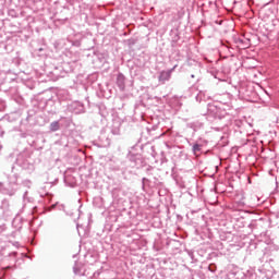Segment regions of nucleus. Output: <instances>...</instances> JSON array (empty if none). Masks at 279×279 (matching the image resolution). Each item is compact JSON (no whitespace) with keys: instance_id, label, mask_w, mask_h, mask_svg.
<instances>
[{"instance_id":"nucleus-15","label":"nucleus","mask_w":279,"mask_h":279,"mask_svg":"<svg viewBox=\"0 0 279 279\" xmlns=\"http://www.w3.org/2000/svg\"><path fill=\"white\" fill-rule=\"evenodd\" d=\"M26 184H27V186H29L32 184V182L31 181H26Z\"/></svg>"},{"instance_id":"nucleus-13","label":"nucleus","mask_w":279,"mask_h":279,"mask_svg":"<svg viewBox=\"0 0 279 279\" xmlns=\"http://www.w3.org/2000/svg\"><path fill=\"white\" fill-rule=\"evenodd\" d=\"M23 202H24L23 208H25V206L27 205V202H29V198H27V192H25L23 195Z\"/></svg>"},{"instance_id":"nucleus-3","label":"nucleus","mask_w":279,"mask_h":279,"mask_svg":"<svg viewBox=\"0 0 279 279\" xmlns=\"http://www.w3.org/2000/svg\"><path fill=\"white\" fill-rule=\"evenodd\" d=\"M219 107H217L215 104H208L207 105V113L211 117H215L217 112H219Z\"/></svg>"},{"instance_id":"nucleus-10","label":"nucleus","mask_w":279,"mask_h":279,"mask_svg":"<svg viewBox=\"0 0 279 279\" xmlns=\"http://www.w3.org/2000/svg\"><path fill=\"white\" fill-rule=\"evenodd\" d=\"M192 149L194 154H197V151H202V145L194 144Z\"/></svg>"},{"instance_id":"nucleus-12","label":"nucleus","mask_w":279,"mask_h":279,"mask_svg":"<svg viewBox=\"0 0 279 279\" xmlns=\"http://www.w3.org/2000/svg\"><path fill=\"white\" fill-rule=\"evenodd\" d=\"M14 193H16V189L12 187L11 190H8L7 192H4L5 195H10V197H12V195H14Z\"/></svg>"},{"instance_id":"nucleus-6","label":"nucleus","mask_w":279,"mask_h":279,"mask_svg":"<svg viewBox=\"0 0 279 279\" xmlns=\"http://www.w3.org/2000/svg\"><path fill=\"white\" fill-rule=\"evenodd\" d=\"M195 99L196 101H207L208 97L206 96V92H199Z\"/></svg>"},{"instance_id":"nucleus-1","label":"nucleus","mask_w":279,"mask_h":279,"mask_svg":"<svg viewBox=\"0 0 279 279\" xmlns=\"http://www.w3.org/2000/svg\"><path fill=\"white\" fill-rule=\"evenodd\" d=\"M3 217H12L14 209L10 207V201L3 199L0 206Z\"/></svg>"},{"instance_id":"nucleus-4","label":"nucleus","mask_w":279,"mask_h":279,"mask_svg":"<svg viewBox=\"0 0 279 279\" xmlns=\"http://www.w3.org/2000/svg\"><path fill=\"white\" fill-rule=\"evenodd\" d=\"M159 82H169V80H171V72L169 71H162L160 74H159V77H158Z\"/></svg>"},{"instance_id":"nucleus-11","label":"nucleus","mask_w":279,"mask_h":279,"mask_svg":"<svg viewBox=\"0 0 279 279\" xmlns=\"http://www.w3.org/2000/svg\"><path fill=\"white\" fill-rule=\"evenodd\" d=\"M16 182H17L16 174H13V177L9 178V183L10 184H16Z\"/></svg>"},{"instance_id":"nucleus-7","label":"nucleus","mask_w":279,"mask_h":279,"mask_svg":"<svg viewBox=\"0 0 279 279\" xmlns=\"http://www.w3.org/2000/svg\"><path fill=\"white\" fill-rule=\"evenodd\" d=\"M60 130V122L53 121L50 123V132H58Z\"/></svg>"},{"instance_id":"nucleus-18","label":"nucleus","mask_w":279,"mask_h":279,"mask_svg":"<svg viewBox=\"0 0 279 279\" xmlns=\"http://www.w3.org/2000/svg\"><path fill=\"white\" fill-rule=\"evenodd\" d=\"M52 208H56V205H52Z\"/></svg>"},{"instance_id":"nucleus-16","label":"nucleus","mask_w":279,"mask_h":279,"mask_svg":"<svg viewBox=\"0 0 279 279\" xmlns=\"http://www.w3.org/2000/svg\"><path fill=\"white\" fill-rule=\"evenodd\" d=\"M209 270L215 271L213 268H210V266H209Z\"/></svg>"},{"instance_id":"nucleus-2","label":"nucleus","mask_w":279,"mask_h":279,"mask_svg":"<svg viewBox=\"0 0 279 279\" xmlns=\"http://www.w3.org/2000/svg\"><path fill=\"white\" fill-rule=\"evenodd\" d=\"M117 86L120 90H125V75L119 73L117 76Z\"/></svg>"},{"instance_id":"nucleus-8","label":"nucleus","mask_w":279,"mask_h":279,"mask_svg":"<svg viewBox=\"0 0 279 279\" xmlns=\"http://www.w3.org/2000/svg\"><path fill=\"white\" fill-rule=\"evenodd\" d=\"M202 125L201 122H192L189 124V128H192L194 132H197V130L202 129Z\"/></svg>"},{"instance_id":"nucleus-9","label":"nucleus","mask_w":279,"mask_h":279,"mask_svg":"<svg viewBox=\"0 0 279 279\" xmlns=\"http://www.w3.org/2000/svg\"><path fill=\"white\" fill-rule=\"evenodd\" d=\"M226 110H222L221 108L217 111L216 116H214V119H223L226 117Z\"/></svg>"},{"instance_id":"nucleus-19","label":"nucleus","mask_w":279,"mask_h":279,"mask_svg":"<svg viewBox=\"0 0 279 279\" xmlns=\"http://www.w3.org/2000/svg\"><path fill=\"white\" fill-rule=\"evenodd\" d=\"M0 149H2V146L0 145Z\"/></svg>"},{"instance_id":"nucleus-17","label":"nucleus","mask_w":279,"mask_h":279,"mask_svg":"<svg viewBox=\"0 0 279 279\" xmlns=\"http://www.w3.org/2000/svg\"><path fill=\"white\" fill-rule=\"evenodd\" d=\"M191 77H195V75H194V74H192V75H191Z\"/></svg>"},{"instance_id":"nucleus-14","label":"nucleus","mask_w":279,"mask_h":279,"mask_svg":"<svg viewBox=\"0 0 279 279\" xmlns=\"http://www.w3.org/2000/svg\"><path fill=\"white\" fill-rule=\"evenodd\" d=\"M3 134H4V131H3V129L0 126V136H3Z\"/></svg>"},{"instance_id":"nucleus-5","label":"nucleus","mask_w":279,"mask_h":279,"mask_svg":"<svg viewBox=\"0 0 279 279\" xmlns=\"http://www.w3.org/2000/svg\"><path fill=\"white\" fill-rule=\"evenodd\" d=\"M73 272L75 274V276H84V274L82 272V265L80 263L75 262Z\"/></svg>"}]
</instances>
